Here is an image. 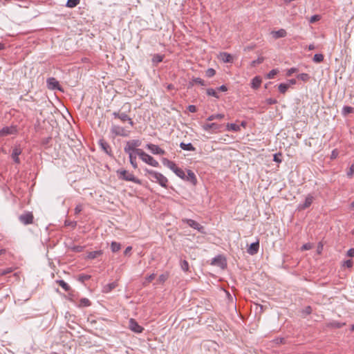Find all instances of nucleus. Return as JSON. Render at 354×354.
Returning <instances> with one entry per match:
<instances>
[{"label": "nucleus", "instance_id": "obj_47", "mask_svg": "<svg viewBox=\"0 0 354 354\" xmlns=\"http://www.w3.org/2000/svg\"><path fill=\"white\" fill-rule=\"evenodd\" d=\"M279 73V70L278 69H272V71H270L268 75H267V78L268 79H273L274 77V76Z\"/></svg>", "mask_w": 354, "mask_h": 354}, {"label": "nucleus", "instance_id": "obj_22", "mask_svg": "<svg viewBox=\"0 0 354 354\" xmlns=\"http://www.w3.org/2000/svg\"><path fill=\"white\" fill-rule=\"evenodd\" d=\"M185 180L187 181H190L194 185H196L197 183L196 176L194 173L191 170L187 171V175L186 176Z\"/></svg>", "mask_w": 354, "mask_h": 354}, {"label": "nucleus", "instance_id": "obj_60", "mask_svg": "<svg viewBox=\"0 0 354 354\" xmlns=\"http://www.w3.org/2000/svg\"><path fill=\"white\" fill-rule=\"evenodd\" d=\"M347 256L350 257H354V248H351L347 251Z\"/></svg>", "mask_w": 354, "mask_h": 354}, {"label": "nucleus", "instance_id": "obj_53", "mask_svg": "<svg viewBox=\"0 0 354 354\" xmlns=\"http://www.w3.org/2000/svg\"><path fill=\"white\" fill-rule=\"evenodd\" d=\"M353 261L351 259H348L344 262L343 266L344 267L350 268L353 266Z\"/></svg>", "mask_w": 354, "mask_h": 354}, {"label": "nucleus", "instance_id": "obj_16", "mask_svg": "<svg viewBox=\"0 0 354 354\" xmlns=\"http://www.w3.org/2000/svg\"><path fill=\"white\" fill-rule=\"evenodd\" d=\"M186 223L191 227H192L195 230H197L200 232H203V230H204L203 226H202L201 224H199L196 221L192 220V219H187Z\"/></svg>", "mask_w": 354, "mask_h": 354}, {"label": "nucleus", "instance_id": "obj_63", "mask_svg": "<svg viewBox=\"0 0 354 354\" xmlns=\"http://www.w3.org/2000/svg\"><path fill=\"white\" fill-rule=\"evenodd\" d=\"M217 90H218L220 91L225 92V91H227V88L225 85H222V86H219L218 88H217Z\"/></svg>", "mask_w": 354, "mask_h": 354}, {"label": "nucleus", "instance_id": "obj_38", "mask_svg": "<svg viewBox=\"0 0 354 354\" xmlns=\"http://www.w3.org/2000/svg\"><path fill=\"white\" fill-rule=\"evenodd\" d=\"M168 277H169L168 272H165L164 274H160L158 279V283H164L165 282V281L168 279Z\"/></svg>", "mask_w": 354, "mask_h": 354}, {"label": "nucleus", "instance_id": "obj_57", "mask_svg": "<svg viewBox=\"0 0 354 354\" xmlns=\"http://www.w3.org/2000/svg\"><path fill=\"white\" fill-rule=\"evenodd\" d=\"M82 210V205L81 204L77 205L75 208V214H78Z\"/></svg>", "mask_w": 354, "mask_h": 354}, {"label": "nucleus", "instance_id": "obj_5", "mask_svg": "<svg viewBox=\"0 0 354 354\" xmlns=\"http://www.w3.org/2000/svg\"><path fill=\"white\" fill-rule=\"evenodd\" d=\"M19 220L25 225L32 224L34 221L33 214L31 212H25L24 214L19 215Z\"/></svg>", "mask_w": 354, "mask_h": 354}, {"label": "nucleus", "instance_id": "obj_36", "mask_svg": "<svg viewBox=\"0 0 354 354\" xmlns=\"http://www.w3.org/2000/svg\"><path fill=\"white\" fill-rule=\"evenodd\" d=\"M353 112H354V108L351 106H344L342 109V114L345 116Z\"/></svg>", "mask_w": 354, "mask_h": 354}, {"label": "nucleus", "instance_id": "obj_14", "mask_svg": "<svg viewBox=\"0 0 354 354\" xmlns=\"http://www.w3.org/2000/svg\"><path fill=\"white\" fill-rule=\"evenodd\" d=\"M146 147L153 154L164 155L165 153V150L160 148L158 145L149 143Z\"/></svg>", "mask_w": 354, "mask_h": 354}, {"label": "nucleus", "instance_id": "obj_58", "mask_svg": "<svg viewBox=\"0 0 354 354\" xmlns=\"http://www.w3.org/2000/svg\"><path fill=\"white\" fill-rule=\"evenodd\" d=\"M266 103L270 105L275 104L277 103V100L275 99H272V98H268V99H266Z\"/></svg>", "mask_w": 354, "mask_h": 354}, {"label": "nucleus", "instance_id": "obj_33", "mask_svg": "<svg viewBox=\"0 0 354 354\" xmlns=\"http://www.w3.org/2000/svg\"><path fill=\"white\" fill-rule=\"evenodd\" d=\"M174 173L181 179L185 180L186 175L185 174V171L182 169L178 167L177 169H176V171H174Z\"/></svg>", "mask_w": 354, "mask_h": 354}, {"label": "nucleus", "instance_id": "obj_31", "mask_svg": "<svg viewBox=\"0 0 354 354\" xmlns=\"http://www.w3.org/2000/svg\"><path fill=\"white\" fill-rule=\"evenodd\" d=\"M289 87V84L281 83L278 86V89L281 93L284 94L288 91Z\"/></svg>", "mask_w": 354, "mask_h": 354}, {"label": "nucleus", "instance_id": "obj_15", "mask_svg": "<svg viewBox=\"0 0 354 354\" xmlns=\"http://www.w3.org/2000/svg\"><path fill=\"white\" fill-rule=\"evenodd\" d=\"M259 249V241L257 240L256 242H254L250 245L248 247L247 252L250 255H254L257 254Z\"/></svg>", "mask_w": 354, "mask_h": 354}, {"label": "nucleus", "instance_id": "obj_4", "mask_svg": "<svg viewBox=\"0 0 354 354\" xmlns=\"http://www.w3.org/2000/svg\"><path fill=\"white\" fill-rule=\"evenodd\" d=\"M141 145L140 140H131L127 142L124 148V152H133L137 155V150H142L138 147Z\"/></svg>", "mask_w": 354, "mask_h": 354}, {"label": "nucleus", "instance_id": "obj_29", "mask_svg": "<svg viewBox=\"0 0 354 354\" xmlns=\"http://www.w3.org/2000/svg\"><path fill=\"white\" fill-rule=\"evenodd\" d=\"M224 117H225L224 114H221V113L212 114L207 118V120L212 121L214 120H222L223 118H224Z\"/></svg>", "mask_w": 354, "mask_h": 354}, {"label": "nucleus", "instance_id": "obj_34", "mask_svg": "<svg viewBox=\"0 0 354 354\" xmlns=\"http://www.w3.org/2000/svg\"><path fill=\"white\" fill-rule=\"evenodd\" d=\"M91 303L87 298H82L80 300L79 306L80 307H87L91 306Z\"/></svg>", "mask_w": 354, "mask_h": 354}, {"label": "nucleus", "instance_id": "obj_13", "mask_svg": "<svg viewBox=\"0 0 354 354\" xmlns=\"http://www.w3.org/2000/svg\"><path fill=\"white\" fill-rule=\"evenodd\" d=\"M315 198L313 195L308 194L306 198L305 201L303 203H300L298 206L299 210H304L309 207L313 203Z\"/></svg>", "mask_w": 354, "mask_h": 354}, {"label": "nucleus", "instance_id": "obj_12", "mask_svg": "<svg viewBox=\"0 0 354 354\" xmlns=\"http://www.w3.org/2000/svg\"><path fill=\"white\" fill-rule=\"evenodd\" d=\"M212 264L223 269L226 266V259L222 255H218L212 259Z\"/></svg>", "mask_w": 354, "mask_h": 354}, {"label": "nucleus", "instance_id": "obj_21", "mask_svg": "<svg viewBox=\"0 0 354 354\" xmlns=\"http://www.w3.org/2000/svg\"><path fill=\"white\" fill-rule=\"evenodd\" d=\"M125 153L129 155V161H130V163L132 165V167L134 169H137L138 168V164L136 162V156L137 155L133 152H125Z\"/></svg>", "mask_w": 354, "mask_h": 354}, {"label": "nucleus", "instance_id": "obj_52", "mask_svg": "<svg viewBox=\"0 0 354 354\" xmlns=\"http://www.w3.org/2000/svg\"><path fill=\"white\" fill-rule=\"evenodd\" d=\"M319 19H320V16L318 15H315L310 17L309 22L313 24V23H315L316 21H319Z\"/></svg>", "mask_w": 354, "mask_h": 354}, {"label": "nucleus", "instance_id": "obj_61", "mask_svg": "<svg viewBox=\"0 0 354 354\" xmlns=\"http://www.w3.org/2000/svg\"><path fill=\"white\" fill-rule=\"evenodd\" d=\"M132 250V247L131 246H128L125 250L124 251V254L127 256L129 254L130 252Z\"/></svg>", "mask_w": 354, "mask_h": 354}, {"label": "nucleus", "instance_id": "obj_44", "mask_svg": "<svg viewBox=\"0 0 354 354\" xmlns=\"http://www.w3.org/2000/svg\"><path fill=\"white\" fill-rule=\"evenodd\" d=\"M263 61L264 58L263 57H259L256 60L251 62V66L255 67L257 65L261 64Z\"/></svg>", "mask_w": 354, "mask_h": 354}, {"label": "nucleus", "instance_id": "obj_62", "mask_svg": "<svg viewBox=\"0 0 354 354\" xmlns=\"http://www.w3.org/2000/svg\"><path fill=\"white\" fill-rule=\"evenodd\" d=\"M301 249H302L303 250H310V249H311V245H310V243L304 244V245L302 246Z\"/></svg>", "mask_w": 354, "mask_h": 354}, {"label": "nucleus", "instance_id": "obj_19", "mask_svg": "<svg viewBox=\"0 0 354 354\" xmlns=\"http://www.w3.org/2000/svg\"><path fill=\"white\" fill-rule=\"evenodd\" d=\"M219 58L224 62V63H232L233 62V57L225 52L221 53L219 55Z\"/></svg>", "mask_w": 354, "mask_h": 354}, {"label": "nucleus", "instance_id": "obj_27", "mask_svg": "<svg viewBox=\"0 0 354 354\" xmlns=\"http://www.w3.org/2000/svg\"><path fill=\"white\" fill-rule=\"evenodd\" d=\"M121 249V244L116 241H112L111 243V250L113 252H117Z\"/></svg>", "mask_w": 354, "mask_h": 354}, {"label": "nucleus", "instance_id": "obj_54", "mask_svg": "<svg viewBox=\"0 0 354 354\" xmlns=\"http://www.w3.org/2000/svg\"><path fill=\"white\" fill-rule=\"evenodd\" d=\"M79 278L81 281L84 282L85 281L90 279L91 276L88 275V274H81V275H80Z\"/></svg>", "mask_w": 354, "mask_h": 354}, {"label": "nucleus", "instance_id": "obj_24", "mask_svg": "<svg viewBox=\"0 0 354 354\" xmlns=\"http://www.w3.org/2000/svg\"><path fill=\"white\" fill-rule=\"evenodd\" d=\"M273 37L276 39L284 37L286 36V31L284 29H280L277 31H273L272 32Z\"/></svg>", "mask_w": 354, "mask_h": 354}, {"label": "nucleus", "instance_id": "obj_9", "mask_svg": "<svg viewBox=\"0 0 354 354\" xmlns=\"http://www.w3.org/2000/svg\"><path fill=\"white\" fill-rule=\"evenodd\" d=\"M22 153V149L19 145H16L12 149V152L11 154V157L13 161L17 164H20L21 160L19 158V156Z\"/></svg>", "mask_w": 354, "mask_h": 354}, {"label": "nucleus", "instance_id": "obj_10", "mask_svg": "<svg viewBox=\"0 0 354 354\" xmlns=\"http://www.w3.org/2000/svg\"><path fill=\"white\" fill-rule=\"evenodd\" d=\"M129 328L131 330L136 333H140L144 330L143 327L140 326L138 323L133 319H130Z\"/></svg>", "mask_w": 354, "mask_h": 354}, {"label": "nucleus", "instance_id": "obj_41", "mask_svg": "<svg viewBox=\"0 0 354 354\" xmlns=\"http://www.w3.org/2000/svg\"><path fill=\"white\" fill-rule=\"evenodd\" d=\"M313 60L316 63H320L324 60V55L322 54H315Z\"/></svg>", "mask_w": 354, "mask_h": 354}, {"label": "nucleus", "instance_id": "obj_42", "mask_svg": "<svg viewBox=\"0 0 354 354\" xmlns=\"http://www.w3.org/2000/svg\"><path fill=\"white\" fill-rule=\"evenodd\" d=\"M207 95L209 96H213L216 98H218L219 95L216 93V91L213 88H207Z\"/></svg>", "mask_w": 354, "mask_h": 354}, {"label": "nucleus", "instance_id": "obj_23", "mask_svg": "<svg viewBox=\"0 0 354 354\" xmlns=\"http://www.w3.org/2000/svg\"><path fill=\"white\" fill-rule=\"evenodd\" d=\"M100 145L102 149L109 155H111V149L109 145L103 140H100Z\"/></svg>", "mask_w": 354, "mask_h": 354}, {"label": "nucleus", "instance_id": "obj_28", "mask_svg": "<svg viewBox=\"0 0 354 354\" xmlns=\"http://www.w3.org/2000/svg\"><path fill=\"white\" fill-rule=\"evenodd\" d=\"M196 83V84H198L201 86H205V81L203 80H202L201 78L200 77H194L192 80V82H189V86H194V84Z\"/></svg>", "mask_w": 354, "mask_h": 354}, {"label": "nucleus", "instance_id": "obj_59", "mask_svg": "<svg viewBox=\"0 0 354 354\" xmlns=\"http://www.w3.org/2000/svg\"><path fill=\"white\" fill-rule=\"evenodd\" d=\"M187 110L191 113H195L197 111L196 106L194 105H189Z\"/></svg>", "mask_w": 354, "mask_h": 354}, {"label": "nucleus", "instance_id": "obj_1", "mask_svg": "<svg viewBox=\"0 0 354 354\" xmlns=\"http://www.w3.org/2000/svg\"><path fill=\"white\" fill-rule=\"evenodd\" d=\"M145 171L147 174L150 175L149 179L152 182L158 183L162 187L166 188L167 187L168 180L162 174L149 169H145Z\"/></svg>", "mask_w": 354, "mask_h": 354}, {"label": "nucleus", "instance_id": "obj_37", "mask_svg": "<svg viewBox=\"0 0 354 354\" xmlns=\"http://www.w3.org/2000/svg\"><path fill=\"white\" fill-rule=\"evenodd\" d=\"M57 283L65 290L68 291L70 290L69 285L64 280H58Z\"/></svg>", "mask_w": 354, "mask_h": 354}, {"label": "nucleus", "instance_id": "obj_56", "mask_svg": "<svg viewBox=\"0 0 354 354\" xmlns=\"http://www.w3.org/2000/svg\"><path fill=\"white\" fill-rule=\"evenodd\" d=\"M303 313L306 315H310L312 313V308L310 306H306L304 310Z\"/></svg>", "mask_w": 354, "mask_h": 354}, {"label": "nucleus", "instance_id": "obj_6", "mask_svg": "<svg viewBox=\"0 0 354 354\" xmlns=\"http://www.w3.org/2000/svg\"><path fill=\"white\" fill-rule=\"evenodd\" d=\"M17 127L15 125L4 127L0 130V137H5L9 135H15L17 133Z\"/></svg>", "mask_w": 354, "mask_h": 354}, {"label": "nucleus", "instance_id": "obj_20", "mask_svg": "<svg viewBox=\"0 0 354 354\" xmlns=\"http://www.w3.org/2000/svg\"><path fill=\"white\" fill-rule=\"evenodd\" d=\"M262 80L259 76L254 77L251 81V87L253 89H258L261 84Z\"/></svg>", "mask_w": 354, "mask_h": 354}, {"label": "nucleus", "instance_id": "obj_39", "mask_svg": "<svg viewBox=\"0 0 354 354\" xmlns=\"http://www.w3.org/2000/svg\"><path fill=\"white\" fill-rule=\"evenodd\" d=\"M345 325V323H341L337 321H333L329 324V326L335 328H340Z\"/></svg>", "mask_w": 354, "mask_h": 354}, {"label": "nucleus", "instance_id": "obj_11", "mask_svg": "<svg viewBox=\"0 0 354 354\" xmlns=\"http://www.w3.org/2000/svg\"><path fill=\"white\" fill-rule=\"evenodd\" d=\"M47 86L49 89L51 90H59L61 91L62 88L59 86V82L55 77H49L46 80Z\"/></svg>", "mask_w": 354, "mask_h": 354}, {"label": "nucleus", "instance_id": "obj_51", "mask_svg": "<svg viewBox=\"0 0 354 354\" xmlns=\"http://www.w3.org/2000/svg\"><path fill=\"white\" fill-rule=\"evenodd\" d=\"M12 272V269L11 268H6V269H4V270H0V275L1 276H4V275H6L10 272Z\"/></svg>", "mask_w": 354, "mask_h": 354}, {"label": "nucleus", "instance_id": "obj_7", "mask_svg": "<svg viewBox=\"0 0 354 354\" xmlns=\"http://www.w3.org/2000/svg\"><path fill=\"white\" fill-rule=\"evenodd\" d=\"M113 115L114 116L115 118H118L122 122L128 121L131 127H133L134 124L132 119L130 117H129L124 112L114 111L113 113Z\"/></svg>", "mask_w": 354, "mask_h": 354}, {"label": "nucleus", "instance_id": "obj_64", "mask_svg": "<svg viewBox=\"0 0 354 354\" xmlns=\"http://www.w3.org/2000/svg\"><path fill=\"white\" fill-rule=\"evenodd\" d=\"M156 277V274H150L147 278V281L148 282H151L152 280H153Z\"/></svg>", "mask_w": 354, "mask_h": 354}, {"label": "nucleus", "instance_id": "obj_35", "mask_svg": "<svg viewBox=\"0 0 354 354\" xmlns=\"http://www.w3.org/2000/svg\"><path fill=\"white\" fill-rule=\"evenodd\" d=\"M227 129L230 130V131H240V127H239V126L236 125V124L228 123L227 124Z\"/></svg>", "mask_w": 354, "mask_h": 354}, {"label": "nucleus", "instance_id": "obj_50", "mask_svg": "<svg viewBox=\"0 0 354 354\" xmlns=\"http://www.w3.org/2000/svg\"><path fill=\"white\" fill-rule=\"evenodd\" d=\"M84 247L81 245H75L71 248V250L75 252H80L83 250Z\"/></svg>", "mask_w": 354, "mask_h": 354}, {"label": "nucleus", "instance_id": "obj_3", "mask_svg": "<svg viewBox=\"0 0 354 354\" xmlns=\"http://www.w3.org/2000/svg\"><path fill=\"white\" fill-rule=\"evenodd\" d=\"M137 155L140 159L146 162L147 164L157 167L159 166V163L152 156L145 153L143 150H137Z\"/></svg>", "mask_w": 354, "mask_h": 354}, {"label": "nucleus", "instance_id": "obj_17", "mask_svg": "<svg viewBox=\"0 0 354 354\" xmlns=\"http://www.w3.org/2000/svg\"><path fill=\"white\" fill-rule=\"evenodd\" d=\"M221 127V125L217 124V123H208V124H205L203 126V130L206 131H209L210 130H213V131H218L219 129Z\"/></svg>", "mask_w": 354, "mask_h": 354}, {"label": "nucleus", "instance_id": "obj_2", "mask_svg": "<svg viewBox=\"0 0 354 354\" xmlns=\"http://www.w3.org/2000/svg\"><path fill=\"white\" fill-rule=\"evenodd\" d=\"M117 175L120 180L125 181L133 182L136 184L141 185L142 182L140 179L136 178L134 175L128 171L121 169L117 171Z\"/></svg>", "mask_w": 354, "mask_h": 354}, {"label": "nucleus", "instance_id": "obj_18", "mask_svg": "<svg viewBox=\"0 0 354 354\" xmlns=\"http://www.w3.org/2000/svg\"><path fill=\"white\" fill-rule=\"evenodd\" d=\"M162 164L169 168L171 170H172L174 172V171H176V169L178 168V167L176 166V163L171 160H169V159L166 158H163L162 160Z\"/></svg>", "mask_w": 354, "mask_h": 354}, {"label": "nucleus", "instance_id": "obj_25", "mask_svg": "<svg viewBox=\"0 0 354 354\" xmlns=\"http://www.w3.org/2000/svg\"><path fill=\"white\" fill-rule=\"evenodd\" d=\"M180 147L183 149V150H186V151H194L196 150V148L192 145V143H184V142H180Z\"/></svg>", "mask_w": 354, "mask_h": 354}, {"label": "nucleus", "instance_id": "obj_26", "mask_svg": "<svg viewBox=\"0 0 354 354\" xmlns=\"http://www.w3.org/2000/svg\"><path fill=\"white\" fill-rule=\"evenodd\" d=\"M164 58V55H160V54H155L153 55L152 57V63L154 65H157L160 62H162Z\"/></svg>", "mask_w": 354, "mask_h": 354}, {"label": "nucleus", "instance_id": "obj_46", "mask_svg": "<svg viewBox=\"0 0 354 354\" xmlns=\"http://www.w3.org/2000/svg\"><path fill=\"white\" fill-rule=\"evenodd\" d=\"M354 174V163L352 164L346 172V176L348 178H351Z\"/></svg>", "mask_w": 354, "mask_h": 354}, {"label": "nucleus", "instance_id": "obj_45", "mask_svg": "<svg viewBox=\"0 0 354 354\" xmlns=\"http://www.w3.org/2000/svg\"><path fill=\"white\" fill-rule=\"evenodd\" d=\"M117 286V284L116 283L113 282V283H109L107 284L105 287H104V291L105 292H109V291H111L113 289H114L115 287Z\"/></svg>", "mask_w": 354, "mask_h": 354}, {"label": "nucleus", "instance_id": "obj_48", "mask_svg": "<svg viewBox=\"0 0 354 354\" xmlns=\"http://www.w3.org/2000/svg\"><path fill=\"white\" fill-rule=\"evenodd\" d=\"M216 74V71L212 68H208L206 72L205 75L207 77H212Z\"/></svg>", "mask_w": 354, "mask_h": 354}, {"label": "nucleus", "instance_id": "obj_49", "mask_svg": "<svg viewBox=\"0 0 354 354\" xmlns=\"http://www.w3.org/2000/svg\"><path fill=\"white\" fill-rule=\"evenodd\" d=\"M64 225L66 226H70L72 228H75L77 225V222L74 221H71L66 220L64 222Z\"/></svg>", "mask_w": 354, "mask_h": 354}, {"label": "nucleus", "instance_id": "obj_40", "mask_svg": "<svg viewBox=\"0 0 354 354\" xmlns=\"http://www.w3.org/2000/svg\"><path fill=\"white\" fill-rule=\"evenodd\" d=\"M180 268L185 272L189 271V263L186 260H183L180 261Z\"/></svg>", "mask_w": 354, "mask_h": 354}, {"label": "nucleus", "instance_id": "obj_32", "mask_svg": "<svg viewBox=\"0 0 354 354\" xmlns=\"http://www.w3.org/2000/svg\"><path fill=\"white\" fill-rule=\"evenodd\" d=\"M80 2V0H67L66 6L68 8H75L76 7Z\"/></svg>", "mask_w": 354, "mask_h": 354}, {"label": "nucleus", "instance_id": "obj_8", "mask_svg": "<svg viewBox=\"0 0 354 354\" xmlns=\"http://www.w3.org/2000/svg\"><path fill=\"white\" fill-rule=\"evenodd\" d=\"M111 131L115 136H120L122 137H127L129 136V133L127 131L124 129V128L118 126L113 125L111 129Z\"/></svg>", "mask_w": 354, "mask_h": 354}, {"label": "nucleus", "instance_id": "obj_55", "mask_svg": "<svg viewBox=\"0 0 354 354\" xmlns=\"http://www.w3.org/2000/svg\"><path fill=\"white\" fill-rule=\"evenodd\" d=\"M297 71H298V69L297 68H291L288 70L286 75H287V76H290L294 73H296Z\"/></svg>", "mask_w": 354, "mask_h": 354}, {"label": "nucleus", "instance_id": "obj_30", "mask_svg": "<svg viewBox=\"0 0 354 354\" xmlns=\"http://www.w3.org/2000/svg\"><path fill=\"white\" fill-rule=\"evenodd\" d=\"M102 254V252L101 250L93 251V252H90L88 254L87 257L88 259H93L98 257Z\"/></svg>", "mask_w": 354, "mask_h": 354}, {"label": "nucleus", "instance_id": "obj_43", "mask_svg": "<svg viewBox=\"0 0 354 354\" xmlns=\"http://www.w3.org/2000/svg\"><path fill=\"white\" fill-rule=\"evenodd\" d=\"M297 78L304 82H307L310 79V76L307 73H300L297 75Z\"/></svg>", "mask_w": 354, "mask_h": 354}]
</instances>
